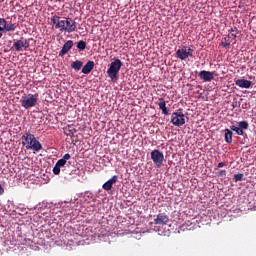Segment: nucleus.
<instances>
[{
  "mask_svg": "<svg viewBox=\"0 0 256 256\" xmlns=\"http://www.w3.org/2000/svg\"><path fill=\"white\" fill-rule=\"evenodd\" d=\"M51 23L60 33H75L77 31V22L69 17L54 15L51 17Z\"/></svg>",
  "mask_w": 256,
  "mask_h": 256,
  "instance_id": "nucleus-1",
  "label": "nucleus"
},
{
  "mask_svg": "<svg viewBox=\"0 0 256 256\" xmlns=\"http://www.w3.org/2000/svg\"><path fill=\"white\" fill-rule=\"evenodd\" d=\"M22 145L26 147V149H32V151H41L43 149V146L41 145V142L35 138V135L26 132L22 136Z\"/></svg>",
  "mask_w": 256,
  "mask_h": 256,
  "instance_id": "nucleus-2",
  "label": "nucleus"
},
{
  "mask_svg": "<svg viewBox=\"0 0 256 256\" xmlns=\"http://www.w3.org/2000/svg\"><path fill=\"white\" fill-rule=\"evenodd\" d=\"M121 67H123V62H121L119 58H114L107 70V75L111 81L115 82L119 79V71H121Z\"/></svg>",
  "mask_w": 256,
  "mask_h": 256,
  "instance_id": "nucleus-3",
  "label": "nucleus"
},
{
  "mask_svg": "<svg viewBox=\"0 0 256 256\" xmlns=\"http://www.w3.org/2000/svg\"><path fill=\"white\" fill-rule=\"evenodd\" d=\"M187 115L183 113V109H178L171 115V123L175 125V127H181L185 125V121H187Z\"/></svg>",
  "mask_w": 256,
  "mask_h": 256,
  "instance_id": "nucleus-4",
  "label": "nucleus"
},
{
  "mask_svg": "<svg viewBox=\"0 0 256 256\" xmlns=\"http://www.w3.org/2000/svg\"><path fill=\"white\" fill-rule=\"evenodd\" d=\"M38 97V94H28L26 96H22L20 100L21 107L24 109H31L32 107H35V105H37Z\"/></svg>",
  "mask_w": 256,
  "mask_h": 256,
  "instance_id": "nucleus-5",
  "label": "nucleus"
},
{
  "mask_svg": "<svg viewBox=\"0 0 256 256\" xmlns=\"http://www.w3.org/2000/svg\"><path fill=\"white\" fill-rule=\"evenodd\" d=\"M150 157L154 165H156V167L158 168L162 167L163 161H165V155L163 154V152L155 149L150 153Z\"/></svg>",
  "mask_w": 256,
  "mask_h": 256,
  "instance_id": "nucleus-6",
  "label": "nucleus"
},
{
  "mask_svg": "<svg viewBox=\"0 0 256 256\" xmlns=\"http://www.w3.org/2000/svg\"><path fill=\"white\" fill-rule=\"evenodd\" d=\"M176 57L181 61H185L189 59V57H193V49L187 46H182L176 51Z\"/></svg>",
  "mask_w": 256,
  "mask_h": 256,
  "instance_id": "nucleus-7",
  "label": "nucleus"
},
{
  "mask_svg": "<svg viewBox=\"0 0 256 256\" xmlns=\"http://www.w3.org/2000/svg\"><path fill=\"white\" fill-rule=\"evenodd\" d=\"M13 47L15 51H27L29 49V41L26 38L21 37L19 40H14Z\"/></svg>",
  "mask_w": 256,
  "mask_h": 256,
  "instance_id": "nucleus-8",
  "label": "nucleus"
},
{
  "mask_svg": "<svg viewBox=\"0 0 256 256\" xmlns=\"http://www.w3.org/2000/svg\"><path fill=\"white\" fill-rule=\"evenodd\" d=\"M198 77L202 79L205 83H209L215 79V72L202 70L199 72Z\"/></svg>",
  "mask_w": 256,
  "mask_h": 256,
  "instance_id": "nucleus-9",
  "label": "nucleus"
},
{
  "mask_svg": "<svg viewBox=\"0 0 256 256\" xmlns=\"http://www.w3.org/2000/svg\"><path fill=\"white\" fill-rule=\"evenodd\" d=\"M155 225H167L169 223V216L165 213H160L154 216Z\"/></svg>",
  "mask_w": 256,
  "mask_h": 256,
  "instance_id": "nucleus-10",
  "label": "nucleus"
},
{
  "mask_svg": "<svg viewBox=\"0 0 256 256\" xmlns=\"http://www.w3.org/2000/svg\"><path fill=\"white\" fill-rule=\"evenodd\" d=\"M0 23L4 29V31H6L7 33L11 32V31H15V29H17V23H13L10 22L9 24H7V20H5V18H0Z\"/></svg>",
  "mask_w": 256,
  "mask_h": 256,
  "instance_id": "nucleus-11",
  "label": "nucleus"
},
{
  "mask_svg": "<svg viewBox=\"0 0 256 256\" xmlns=\"http://www.w3.org/2000/svg\"><path fill=\"white\" fill-rule=\"evenodd\" d=\"M118 179L119 177L114 175L111 179L103 184L102 189H104V191H111V189H113V185L117 183Z\"/></svg>",
  "mask_w": 256,
  "mask_h": 256,
  "instance_id": "nucleus-12",
  "label": "nucleus"
},
{
  "mask_svg": "<svg viewBox=\"0 0 256 256\" xmlns=\"http://www.w3.org/2000/svg\"><path fill=\"white\" fill-rule=\"evenodd\" d=\"M73 47V40H68L62 47L61 51L59 52V57H63L64 55H67L69 51H71Z\"/></svg>",
  "mask_w": 256,
  "mask_h": 256,
  "instance_id": "nucleus-13",
  "label": "nucleus"
},
{
  "mask_svg": "<svg viewBox=\"0 0 256 256\" xmlns=\"http://www.w3.org/2000/svg\"><path fill=\"white\" fill-rule=\"evenodd\" d=\"M253 82L246 79H238L235 81V85L240 89H249Z\"/></svg>",
  "mask_w": 256,
  "mask_h": 256,
  "instance_id": "nucleus-14",
  "label": "nucleus"
},
{
  "mask_svg": "<svg viewBox=\"0 0 256 256\" xmlns=\"http://www.w3.org/2000/svg\"><path fill=\"white\" fill-rule=\"evenodd\" d=\"M67 165V161L65 159L61 158L58 160L53 168L54 175H59L61 173V167H65Z\"/></svg>",
  "mask_w": 256,
  "mask_h": 256,
  "instance_id": "nucleus-15",
  "label": "nucleus"
},
{
  "mask_svg": "<svg viewBox=\"0 0 256 256\" xmlns=\"http://www.w3.org/2000/svg\"><path fill=\"white\" fill-rule=\"evenodd\" d=\"M93 67H95V62L88 61L82 68V73L84 75H89L91 71H93Z\"/></svg>",
  "mask_w": 256,
  "mask_h": 256,
  "instance_id": "nucleus-16",
  "label": "nucleus"
},
{
  "mask_svg": "<svg viewBox=\"0 0 256 256\" xmlns=\"http://www.w3.org/2000/svg\"><path fill=\"white\" fill-rule=\"evenodd\" d=\"M158 107L162 110V115H169V108L167 107V104L165 103L164 98H159Z\"/></svg>",
  "mask_w": 256,
  "mask_h": 256,
  "instance_id": "nucleus-17",
  "label": "nucleus"
},
{
  "mask_svg": "<svg viewBox=\"0 0 256 256\" xmlns=\"http://www.w3.org/2000/svg\"><path fill=\"white\" fill-rule=\"evenodd\" d=\"M237 35H239V29L237 27L234 26L228 30V39H231V41H235Z\"/></svg>",
  "mask_w": 256,
  "mask_h": 256,
  "instance_id": "nucleus-18",
  "label": "nucleus"
},
{
  "mask_svg": "<svg viewBox=\"0 0 256 256\" xmlns=\"http://www.w3.org/2000/svg\"><path fill=\"white\" fill-rule=\"evenodd\" d=\"M237 126H232L231 129H248L249 123L247 121H241L236 124Z\"/></svg>",
  "mask_w": 256,
  "mask_h": 256,
  "instance_id": "nucleus-19",
  "label": "nucleus"
},
{
  "mask_svg": "<svg viewBox=\"0 0 256 256\" xmlns=\"http://www.w3.org/2000/svg\"><path fill=\"white\" fill-rule=\"evenodd\" d=\"M225 141L226 143H233V132L231 130H225Z\"/></svg>",
  "mask_w": 256,
  "mask_h": 256,
  "instance_id": "nucleus-20",
  "label": "nucleus"
},
{
  "mask_svg": "<svg viewBox=\"0 0 256 256\" xmlns=\"http://www.w3.org/2000/svg\"><path fill=\"white\" fill-rule=\"evenodd\" d=\"M72 69H74L75 71H79L81 69V67H83V62L76 60L72 63L71 65Z\"/></svg>",
  "mask_w": 256,
  "mask_h": 256,
  "instance_id": "nucleus-21",
  "label": "nucleus"
},
{
  "mask_svg": "<svg viewBox=\"0 0 256 256\" xmlns=\"http://www.w3.org/2000/svg\"><path fill=\"white\" fill-rule=\"evenodd\" d=\"M77 49H79V51H85V49H87V42L83 41V40H80L77 43Z\"/></svg>",
  "mask_w": 256,
  "mask_h": 256,
  "instance_id": "nucleus-22",
  "label": "nucleus"
},
{
  "mask_svg": "<svg viewBox=\"0 0 256 256\" xmlns=\"http://www.w3.org/2000/svg\"><path fill=\"white\" fill-rule=\"evenodd\" d=\"M243 177H244V174H243V173L235 174V175H234V181H235V183H237V182H239V181H243Z\"/></svg>",
  "mask_w": 256,
  "mask_h": 256,
  "instance_id": "nucleus-23",
  "label": "nucleus"
},
{
  "mask_svg": "<svg viewBox=\"0 0 256 256\" xmlns=\"http://www.w3.org/2000/svg\"><path fill=\"white\" fill-rule=\"evenodd\" d=\"M222 47H225V49H229L231 47V41L227 40V38H224V41L221 43Z\"/></svg>",
  "mask_w": 256,
  "mask_h": 256,
  "instance_id": "nucleus-24",
  "label": "nucleus"
},
{
  "mask_svg": "<svg viewBox=\"0 0 256 256\" xmlns=\"http://www.w3.org/2000/svg\"><path fill=\"white\" fill-rule=\"evenodd\" d=\"M76 130L73 129H66L64 130V134L67 135V137H72L73 135H75Z\"/></svg>",
  "mask_w": 256,
  "mask_h": 256,
  "instance_id": "nucleus-25",
  "label": "nucleus"
},
{
  "mask_svg": "<svg viewBox=\"0 0 256 256\" xmlns=\"http://www.w3.org/2000/svg\"><path fill=\"white\" fill-rule=\"evenodd\" d=\"M216 175L217 177H227V170H219Z\"/></svg>",
  "mask_w": 256,
  "mask_h": 256,
  "instance_id": "nucleus-26",
  "label": "nucleus"
},
{
  "mask_svg": "<svg viewBox=\"0 0 256 256\" xmlns=\"http://www.w3.org/2000/svg\"><path fill=\"white\" fill-rule=\"evenodd\" d=\"M62 159H64V161H69V159H71V154L67 153L65 154Z\"/></svg>",
  "mask_w": 256,
  "mask_h": 256,
  "instance_id": "nucleus-27",
  "label": "nucleus"
},
{
  "mask_svg": "<svg viewBox=\"0 0 256 256\" xmlns=\"http://www.w3.org/2000/svg\"><path fill=\"white\" fill-rule=\"evenodd\" d=\"M237 133V135H243V129H233Z\"/></svg>",
  "mask_w": 256,
  "mask_h": 256,
  "instance_id": "nucleus-28",
  "label": "nucleus"
},
{
  "mask_svg": "<svg viewBox=\"0 0 256 256\" xmlns=\"http://www.w3.org/2000/svg\"><path fill=\"white\" fill-rule=\"evenodd\" d=\"M218 169H221L222 167H225V162H220L217 165Z\"/></svg>",
  "mask_w": 256,
  "mask_h": 256,
  "instance_id": "nucleus-29",
  "label": "nucleus"
},
{
  "mask_svg": "<svg viewBox=\"0 0 256 256\" xmlns=\"http://www.w3.org/2000/svg\"><path fill=\"white\" fill-rule=\"evenodd\" d=\"M3 193H5V189H3V186L0 184V195H3Z\"/></svg>",
  "mask_w": 256,
  "mask_h": 256,
  "instance_id": "nucleus-30",
  "label": "nucleus"
}]
</instances>
